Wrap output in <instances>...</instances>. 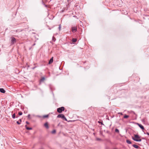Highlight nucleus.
<instances>
[{
    "label": "nucleus",
    "mask_w": 149,
    "mask_h": 149,
    "mask_svg": "<svg viewBox=\"0 0 149 149\" xmlns=\"http://www.w3.org/2000/svg\"><path fill=\"white\" fill-rule=\"evenodd\" d=\"M18 114L19 116H21V115H22V112H21V111H19L18 113Z\"/></svg>",
    "instance_id": "aec40b11"
},
{
    "label": "nucleus",
    "mask_w": 149,
    "mask_h": 149,
    "mask_svg": "<svg viewBox=\"0 0 149 149\" xmlns=\"http://www.w3.org/2000/svg\"><path fill=\"white\" fill-rule=\"evenodd\" d=\"M0 92L2 93H5L6 92L5 91L3 88H0Z\"/></svg>",
    "instance_id": "6e6552de"
},
{
    "label": "nucleus",
    "mask_w": 149,
    "mask_h": 149,
    "mask_svg": "<svg viewBox=\"0 0 149 149\" xmlns=\"http://www.w3.org/2000/svg\"><path fill=\"white\" fill-rule=\"evenodd\" d=\"M36 44L35 43H34L33 45V46H34Z\"/></svg>",
    "instance_id": "72a5a7b5"
},
{
    "label": "nucleus",
    "mask_w": 149,
    "mask_h": 149,
    "mask_svg": "<svg viewBox=\"0 0 149 149\" xmlns=\"http://www.w3.org/2000/svg\"><path fill=\"white\" fill-rule=\"evenodd\" d=\"M45 79V77H43L40 79V81H43Z\"/></svg>",
    "instance_id": "412c9836"
},
{
    "label": "nucleus",
    "mask_w": 149,
    "mask_h": 149,
    "mask_svg": "<svg viewBox=\"0 0 149 149\" xmlns=\"http://www.w3.org/2000/svg\"><path fill=\"white\" fill-rule=\"evenodd\" d=\"M146 134H147L148 135H149V132H146Z\"/></svg>",
    "instance_id": "7c9ffc66"
},
{
    "label": "nucleus",
    "mask_w": 149,
    "mask_h": 149,
    "mask_svg": "<svg viewBox=\"0 0 149 149\" xmlns=\"http://www.w3.org/2000/svg\"><path fill=\"white\" fill-rule=\"evenodd\" d=\"M25 127L26 129L27 130H31L32 129V128H31V127H27L26 125L25 126Z\"/></svg>",
    "instance_id": "9b49d317"
},
{
    "label": "nucleus",
    "mask_w": 149,
    "mask_h": 149,
    "mask_svg": "<svg viewBox=\"0 0 149 149\" xmlns=\"http://www.w3.org/2000/svg\"><path fill=\"white\" fill-rule=\"evenodd\" d=\"M106 149H108V148H106Z\"/></svg>",
    "instance_id": "c9c22d12"
},
{
    "label": "nucleus",
    "mask_w": 149,
    "mask_h": 149,
    "mask_svg": "<svg viewBox=\"0 0 149 149\" xmlns=\"http://www.w3.org/2000/svg\"><path fill=\"white\" fill-rule=\"evenodd\" d=\"M16 123L18 125H19L21 124V123L19 122V121H17Z\"/></svg>",
    "instance_id": "5701e85b"
},
{
    "label": "nucleus",
    "mask_w": 149,
    "mask_h": 149,
    "mask_svg": "<svg viewBox=\"0 0 149 149\" xmlns=\"http://www.w3.org/2000/svg\"><path fill=\"white\" fill-rule=\"evenodd\" d=\"M98 123H101L102 125H104V124H103V123L102 122L98 121Z\"/></svg>",
    "instance_id": "b1692460"
},
{
    "label": "nucleus",
    "mask_w": 149,
    "mask_h": 149,
    "mask_svg": "<svg viewBox=\"0 0 149 149\" xmlns=\"http://www.w3.org/2000/svg\"><path fill=\"white\" fill-rule=\"evenodd\" d=\"M129 117V116H128V115H125L124 116V118H128Z\"/></svg>",
    "instance_id": "2eb2a0df"
},
{
    "label": "nucleus",
    "mask_w": 149,
    "mask_h": 149,
    "mask_svg": "<svg viewBox=\"0 0 149 149\" xmlns=\"http://www.w3.org/2000/svg\"><path fill=\"white\" fill-rule=\"evenodd\" d=\"M77 31V27L76 26L72 27V31L74 32Z\"/></svg>",
    "instance_id": "39448f33"
},
{
    "label": "nucleus",
    "mask_w": 149,
    "mask_h": 149,
    "mask_svg": "<svg viewBox=\"0 0 149 149\" xmlns=\"http://www.w3.org/2000/svg\"><path fill=\"white\" fill-rule=\"evenodd\" d=\"M97 141H100V140H101V139H100V138H97Z\"/></svg>",
    "instance_id": "a878e982"
},
{
    "label": "nucleus",
    "mask_w": 149,
    "mask_h": 149,
    "mask_svg": "<svg viewBox=\"0 0 149 149\" xmlns=\"http://www.w3.org/2000/svg\"><path fill=\"white\" fill-rule=\"evenodd\" d=\"M126 142L127 143L129 144H131L132 143V142H131V141L129 140H126Z\"/></svg>",
    "instance_id": "ddd939ff"
},
{
    "label": "nucleus",
    "mask_w": 149,
    "mask_h": 149,
    "mask_svg": "<svg viewBox=\"0 0 149 149\" xmlns=\"http://www.w3.org/2000/svg\"><path fill=\"white\" fill-rule=\"evenodd\" d=\"M11 44L13 45L16 42V39L13 37H12L11 38Z\"/></svg>",
    "instance_id": "20e7f679"
},
{
    "label": "nucleus",
    "mask_w": 149,
    "mask_h": 149,
    "mask_svg": "<svg viewBox=\"0 0 149 149\" xmlns=\"http://www.w3.org/2000/svg\"><path fill=\"white\" fill-rule=\"evenodd\" d=\"M132 146L133 147H134L135 148H136L137 149H138L139 148H140L139 147V146H138L136 145L133 144Z\"/></svg>",
    "instance_id": "9d476101"
},
{
    "label": "nucleus",
    "mask_w": 149,
    "mask_h": 149,
    "mask_svg": "<svg viewBox=\"0 0 149 149\" xmlns=\"http://www.w3.org/2000/svg\"><path fill=\"white\" fill-rule=\"evenodd\" d=\"M118 113V114H120L121 115H123V113Z\"/></svg>",
    "instance_id": "c756f323"
},
{
    "label": "nucleus",
    "mask_w": 149,
    "mask_h": 149,
    "mask_svg": "<svg viewBox=\"0 0 149 149\" xmlns=\"http://www.w3.org/2000/svg\"><path fill=\"white\" fill-rule=\"evenodd\" d=\"M57 117L58 118H61L63 119V120H65L67 121V119L64 116V115L62 114H59L57 116Z\"/></svg>",
    "instance_id": "f03ea898"
},
{
    "label": "nucleus",
    "mask_w": 149,
    "mask_h": 149,
    "mask_svg": "<svg viewBox=\"0 0 149 149\" xmlns=\"http://www.w3.org/2000/svg\"><path fill=\"white\" fill-rule=\"evenodd\" d=\"M44 5H45V6L46 7H47V5H46L45 4H43Z\"/></svg>",
    "instance_id": "c85d7f7f"
},
{
    "label": "nucleus",
    "mask_w": 149,
    "mask_h": 149,
    "mask_svg": "<svg viewBox=\"0 0 149 149\" xmlns=\"http://www.w3.org/2000/svg\"><path fill=\"white\" fill-rule=\"evenodd\" d=\"M39 149H44L42 147H41Z\"/></svg>",
    "instance_id": "2f4dec72"
},
{
    "label": "nucleus",
    "mask_w": 149,
    "mask_h": 149,
    "mask_svg": "<svg viewBox=\"0 0 149 149\" xmlns=\"http://www.w3.org/2000/svg\"><path fill=\"white\" fill-rule=\"evenodd\" d=\"M18 116H16V118H18Z\"/></svg>",
    "instance_id": "f704fd0d"
},
{
    "label": "nucleus",
    "mask_w": 149,
    "mask_h": 149,
    "mask_svg": "<svg viewBox=\"0 0 149 149\" xmlns=\"http://www.w3.org/2000/svg\"><path fill=\"white\" fill-rule=\"evenodd\" d=\"M115 132H116V133H119V130L118 129H116L115 130Z\"/></svg>",
    "instance_id": "dca6fc26"
},
{
    "label": "nucleus",
    "mask_w": 149,
    "mask_h": 149,
    "mask_svg": "<svg viewBox=\"0 0 149 149\" xmlns=\"http://www.w3.org/2000/svg\"><path fill=\"white\" fill-rule=\"evenodd\" d=\"M26 123L27 124H29V123L27 121H26Z\"/></svg>",
    "instance_id": "cd10ccee"
},
{
    "label": "nucleus",
    "mask_w": 149,
    "mask_h": 149,
    "mask_svg": "<svg viewBox=\"0 0 149 149\" xmlns=\"http://www.w3.org/2000/svg\"><path fill=\"white\" fill-rule=\"evenodd\" d=\"M61 25L60 24L59 25V27H58V29H59V31H60L61 30Z\"/></svg>",
    "instance_id": "4be33fe9"
},
{
    "label": "nucleus",
    "mask_w": 149,
    "mask_h": 149,
    "mask_svg": "<svg viewBox=\"0 0 149 149\" xmlns=\"http://www.w3.org/2000/svg\"><path fill=\"white\" fill-rule=\"evenodd\" d=\"M65 110V108L63 107H62L57 109V111L59 113H61Z\"/></svg>",
    "instance_id": "7ed1b4c3"
},
{
    "label": "nucleus",
    "mask_w": 149,
    "mask_h": 149,
    "mask_svg": "<svg viewBox=\"0 0 149 149\" xmlns=\"http://www.w3.org/2000/svg\"><path fill=\"white\" fill-rule=\"evenodd\" d=\"M49 117V115H45L43 116V118H48Z\"/></svg>",
    "instance_id": "4468645a"
},
{
    "label": "nucleus",
    "mask_w": 149,
    "mask_h": 149,
    "mask_svg": "<svg viewBox=\"0 0 149 149\" xmlns=\"http://www.w3.org/2000/svg\"><path fill=\"white\" fill-rule=\"evenodd\" d=\"M27 117H28V118H30V114H28Z\"/></svg>",
    "instance_id": "393cba45"
},
{
    "label": "nucleus",
    "mask_w": 149,
    "mask_h": 149,
    "mask_svg": "<svg viewBox=\"0 0 149 149\" xmlns=\"http://www.w3.org/2000/svg\"><path fill=\"white\" fill-rule=\"evenodd\" d=\"M72 41L73 42H76L77 41V39L75 38H73L72 40Z\"/></svg>",
    "instance_id": "f8f14e48"
},
{
    "label": "nucleus",
    "mask_w": 149,
    "mask_h": 149,
    "mask_svg": "<svg viewBox=\"0 0 149 149\" xmlns=\"http://www.w3.org/2000/svg\"><path fill=\"white\" fill-rule=\"evenodd\" d=\"M53 61V57H52L49 60L48 63L49 64H51Z\"/></svg>",
    "instance_id": "0eeeda50"
},
{
    "label": "nucleus",
    "mask_w": 149,
    "mask_h": 149,
    "mask_svg": "<svg viewBox=\"0 0 149 149\" xmlns=\"http://www.w3.org/2000/svg\"><path fill=\"white\" fill-rule=\"evenodd\" d=\"M137 124L138 125V126L142 130H143L144 129V127L141 124H140L139 123H137Z\"/></svg>",
    "instance_id": "423d86ee"
},
{
    "label": "nucleus",
    "mask_w": 149,
    "mask_h": 149,
    "mask_svg": "<svg viewBox=\"0 0 149 149\" xmlns=\"http://www.w3.org/2000/svg\"><path fill=\"white\" fill-rule=\"evenodd\" d=\"M12 118H15V113H14L12 116Z\"/></svg>",
    "instance_id": "f3484780"
},
{
    "label": "nucleus",
    "mask_w": 149,
    "mask_h": 149,
    "mask_svg": "<svg viewBox=\"0 0 149 149\" xmlns=\"http://www.w3.org/2000/svg\"><path fill=\"white\" fill-rule=\"evenodd\" d=\"M19 121L20 123H21V122H22V119H19Z\"/></svg>",
    "instance_id": "bb28decb"
},
{
    "label": "nucleus",
    "mask_w": 149,
    "mask_h": 149,
    "mask_svg": "<svg viewBox=\"0 0 149 149\" xmlns=\"http://www.w3.org/2000/svg\"><path fill=\"white\" fill-rule=\"evenodd\" d=\"M52 40L54 42L56 40V38L54 36H53L52 37Z\"/></svg>",
    "instance_id": "6ab92c4d"
},
{
    "label": "nucleus",
    "mask_w": 149,
    "mask_h": 149,
    "mask_svg": "<svg viewBox=\"0 0 149 149\" xmlns=\"http://www.w3.org/2000/svg\"><path fill=\"white\" fill-rule=\"evenodd\" d=\"M44 126L45 127L47 128V129H48L49 128V126H48V123L47 122H46V123H45L44 125Z\"/></svg>",
    "instance_id": "1a4fd4ad"
},
{
    "label": "nucleus",
    "mask_w": 149,
    "mask_h": 149,
    "mask_svg": "<svg viewBox=\"0 0 149 149\" xmlns=\"http://www.w3.org/2000/svg\"><path fill=\"white\" fill-rule=\"evenodd\" d=\"M56 132V131L55 130H53L52 132V134H55V133Z\"/></svg>",
    "instance_id": "a211bd4d"
},
{
    "label": "nucleus",
    "mask_w": 149,
    "mask_h": 149,
    "mask_svg": "<svg viewBox=\"0 0 149 149\" xmlns=\"http://www.w3.org/2000/svg\"><path fill=\"white\" fill-rule=\"evenodd\" d=\"M35 68H36V67H34L33 68V69H35Z\"/></svg>",
    "instance_id": "473e14b6"
},
{
    "label": "nucleus",
    "mask_w": 149,
    "mask_h": 149,
    "mask_svg": "<svg viewBox=\"0 0 149 149\" xmlns=\"http://www.w3.org/2000/svg\"><path fill=\"white\" fill-rule=\"evenodd\" d=\"M132 139L134 141L137 142H140L141 139H140V137L138 134H134V137H132Z\"/></svg>",
    "instance_id": "f257e3e1"
}]
</instances>
